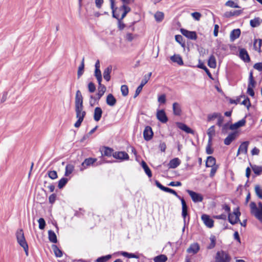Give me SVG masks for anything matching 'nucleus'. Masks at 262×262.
Instances as JSON below:
<instances>
[{
  "instance_id": "1",
  "label": "nucleus",
  "mask_w": 262,
  "mask_h": 262,
  "mask_svg": "<svg viewBox=\"0 0 262 262\" xmlns=\"http://www.w3.org/2000/svg\"><path fill=\"white\" fill-rule=\"evenodd\" d=\"M75 110L77 121L75 122L74 126L78 128L81 125L86 115V112L83 110V97L79 90H77L76 93Z\"/></svg>"
},
{
  "instance_id": "2",
  "label": "nucleus",
  "mask_w": 262,
  "mask_h": 262,
  "mask_svg": "<svg viewBox=\"0 0 262 262\" xmlns=\"http://www.w3.org/2000/svg\"><path fill=\"white\" fill-rule=\"evenodd\" d=\"M250 207L251 214L262 223V203L259 202L257 207L254 202H251Z\"/></svg>"
},
{
  "instance_id": "3",
  "label": "nucleus",
  "mask_w": 262,
  "mask_h": 262,
  "mask_svg": "<svg viewBox=\"0 0 262 262\" xmlns=\"http://www.w3.org/2000/svg\"><path fill=\"white\" fill-rule=\"evenodd\" d=\"M16 236L18 243L23 248L26 255L28 256L29 252L28 245L25 238L23 230L22 229L17 230Z\"/></svg>"
},
{
  "instance_id": "4",
  "label": "nucleus",
  "mask_w": 262,
  "mask_h": 262,
  "mask_svg": "<svg viewBox=\"0 0 262 262\" xmlns=\"http://www.w3.org/2000/svg\"><path fill=\"white\" fill-rule=\"evenodd\" d=\"M241 215V212L239 210L238 208L235 209L232 213H229L228 214V221L232 225H234L240 222L239 216Z\"/></svg>"
},
{
  "instance_id": "5",
  "label": "nucleus",
  "mask_w": 262,
  "mask_h": 262,
  "mask_svg": "<svg viewBox=\"0 0 262 262\" xmlns=\"http://www.w3.org/2000/svg\"><path fill=\"white\" fill-rule=\"evenodd\" d=\"M231 257L224 251H218L215 256V262H230Z\"/></svg>"
},
{
  "instance_id": "6",
  "label": "nucleus",
  "mask_w": 262,
  "mask_h": 262,
  "mask_svg": "<svg viewBox=\"0 0 262 262\" xmlns=\"http://www.w3.org/2000/svg\"><path fill=\"white\" fill-rule=\"evenodd\" d=\"M151 74H152L151 72H150L147 75H145L144 76V78L142 79V80L141 81V82L140 85L137 88V89L136 90L135 94V95L134 97V98L137 97L139 95V94L140 93V92H141V91L142 90L143 87L147 83V82L149 80Z\"/></svg>"
},
{
  "instance_id": "7",
  "label": "nucleus",
  "mask_w": 262,
  "mask_h": 262,
  "mask_svg": "<svg viewBox=\"0 0 262 262\" xmlns=\"http://www.w3.org/2000/svg\"><path fill=\"white\" fill-rule=\"evenodd\" d=\"M156 185L161 190H162L165 192H169V193H170L174 195L181 201V199H184L183 198H182L180 195H179L175 190H174L173 189H172L171 188H168V187L163 186L159 181H156Z\"/></svg>"
},
{
  "instance_id": "8",
  "label": "nucleus",
  "mask_w": 262,
  "mask_h": 262,
  "mask_svg": "<svg viewBox=\"0 0 262 262\" xmlns=\"http://www.w3.org/2000/svg\"><path fill=\"white\" fill-rule=\"evenodd\" d=\"M186 192L190 196L192 201L194 203L201 202L203 200V196L199 193L190 190H187Z\"/></svg>"
},
{
  "instance_id": "9",
  "label": "nucleus",
  "mask_w": 262,
  "mask_h": 262,
  "mask_svg": "<svg viewBox=\"0 0 262 262\" xmlns=\"http://www.w3.org/2000/svg\"><path fill=\"white\" fill-rule=\"evenodd\" d=\"M97 161V159L89 158L85 159L84 161L81 164V167H80V170L83 171L86 169L88 167L93 165Z\"/></svg>"
},
{
  "instance_id": "10",
  "label": "nucleus",
  "mask_w": 262,
  "mask_h": 262,
  "mask_svg": "<svg viewBox=\"0 0 262 262\" xmlns=\"http://www.w3.org/2000/svg\"><path fill=\"white\" fill-rule=\"evenodd\" d=\"M157 118L161 122L165 123L168 121V118L163 110H158L156 114Z\"/></svg>"
},
{
  "instance_id": "11",
  "label": "nucleus",
  "mask_w": 262,
  "mask_h": 262,
  "mask_svg": "<svg viewBox=\"0 0 262 262\" xmlns=\"http://www.w3.org/2000/svg\"><path fill=\"white\" fill-rule=\"evenodd\" d=\"M153 132L151 127L149 126H147L145 127L144 130L143 131V137L145 140L149 141L153 137Z\"/></svg>"
},
{
  "instance_id": "12",
  "label": "nucleus",
  "mask_w": 262,
  "mask_h": 262,
  "mask_svg": "<svg viewBox=\"0 0 262 262\" xmlns=\"http://www.w3.org/2000/svg\"><path fill=\"white\" fill-rule=\"evenodd\" d=\"M181 32L184 36L189 39L195 40L197 38L196 34L194 31H189L184 29H182Z\"/></svg>"
},
{
  "instance_id": "13",
  "label": "nucleus",
  "mask_w": 262,
  "mask_h": 262,
  "mask_svg": "<svg viewBox=\"0 0 262 262\" xmlns=\"http://www.w3.org/2000/svg\"><path fill=\"white\" fill-rule=\"evenodd\" d=\"M249 144V141H245L243 142L239 146L237 150L236 156H238L240 154L246 155L248 152V147Z\"/></svg>"
},
{
  "instance_id": "14",
  "label": "nucleus",
  "mask_w": 262,
  "mask_h": 262,
  "mask_svg": "<svg viewBox=\"0 0 262 262\" xmlns=\"http://www.w3.org/2000/svg\"><path fill=\"white\" fill-rule=\"evenodd\" d=\"M200 249V247L199 244L194 243L190 245L189 247L187 249V252L190 254H195L199 251Z\"/></svg>"
},
{
  "instance_id": "15",
  "label": "nucleus",
  "mask_w": 262,
  "mask_h": 262,
  "mask_svg": "<svg viewBox=\"0 0 262 262\" xmlns=\"http://www.w3.org/2000/svg\"><path fill=\"white\" fill-rule=\"evenodd\" d=\"M113 156L114 158L121 160H128L129 159L128 154L124 151L115 152L113 154Z\"/></svg>"
},
{
  "instance_id": "16",
  "label": "nucleus",
  "mask_w": 262,
  "mask_h": 262,
  "mask_svg": "<svg viewBox=\"0 0 262 262\" xmlns=\"http://www.w3.org/2000/svg\"><path fill=\"white\" fill-rule=\"evenodd\" d=\"M201 219L203 221L205 225L208 228H212L213 227V221L210 218L209 216L207 214H203Z\"/></svg>"
},
{
  "instance_id": "17",
  "label": "nucleus",
  "mask_w": 262,
  "mask_h": 262,
  "mask_svg": "<svg viewBox=\"0 0 262 262\" xmlns=\"http://www.w3.org/2000/svg\"><path fill=\"white\" fill-rule=\"evenodd\" d=\"M119 11H123L121 16L120 17V16L118 14L115 13V14H117L119 16L118 20L123 19L126 15V14L130 11V8L127 6L125 5H123L121 7H120L119 9Z\"/></svg>"
},
{
  "instance_id": "18",
  "label": "nucleus",
  "mask_w": 262,
  "mask_h": 262,
  "mask_svg": "<svg viewBox=\"0 0 262 262\" xmlns=\"http://www.w3.org/2000/svg\"><path fill=\"white\" fill-rule=\"evenodd\" d=\"M237 136V133L234 132L230 134L224 140V144L226 145H229L231 143L234 141Z\"/></svg>"
},
{
  "instance_id": "19",
  "label": "nucleus",
  "mask_w": 262,
  "mask_h": 262,
  "mask_svg": "<svg viewBox=\"0 0 262 262\" xmlns=\"http://www.w3.org/2000/svg\"><path fill=\"white\" fill-rule=\"evenodd\" d=\"M239 56L240 58L245 62H249L250 60V57L248 54L247 50L245 49H241L239 50Z\"/></svg>"
},
{
  "instance_id": "20",
  "label": "nucleus",
  "mask_w": 262,
  "mask_h": 262,
  "mask_svg": "<svg viewBox=\"0 0 262 262\" xmlns=\"http://www.w3.org/2000/svg\"><path fill=\"white\" fill-rule=\"evenodd\" d=\"M98 84V93L96 94L97 100H99L106 91V87L104 85L102 84L101 82H100V84Z\"/></svg>"
},
{
  "instance_id": "21",
  "label": "nucleus",
  "mask_w": 262,
  "mask_h": 262,
  "mask_svg": "<svg viewBox=\"0 0 262 262\" xmlns=\"http://www.w3.org/2000/svg\"><path fill=\"white\" fill-rule=\"evenodd\" d=\"M102 109L99 107H97L94 110V119L95 121H99L102 116Z\"/></svg>"
},
{
  "instance_id": "22",
  "label": "nucleus",
  "mask_w": 262,
  "mask_h": 262,
  "mask_svg": "<svg viewBox=\"0 0 262 262\" xmlns=\"http://www.w3.org/2000/svg\"><path fill=\"white\" fill-rule=\"evenodd\" d=\"M246 124V120L245 119H243L238 122L231 124L230 126V129L231 130H234L240 127L243 126Z\"/></svg>"
},
{
  "instance_id": "23",
  "label": "nucleus",
  "mask_w": 262,
  "mask_h": 262,
  "mask_svg": "<svg viewBox=\"0 0 262 262\" xmlns=\"http://www.w3.org/2000/svg\"><path fill=\"white\" fill-rule=\"evenodd\" d=\"M106 102L109 106H114L116 104L117 100L112 94H109L106 97Z\"/></svg>"
},
{
  "instance_id": "24",
  "label": "nucleus",
  "mask_w": 262,
  "mask_h": 262,
  "mask_svg": "<svg viewBox=\"0 0 262 262\" xmlns=\"http://www.w3.org/2000/svg\"><path fill=\"white\" fill-rule=\"evenodd\" d=\"M172 110L173 114L176 116H180L182 113V110L180 105L177 103L174 102L172 104Z\"/></svg>"
},
{
  "instance_id": "25",
  "label": "nucleus",
  "mask_w": 262,
  "mask_h": 262,
  "mask_svg": "<svg viewBox=\"0 0 262 262\" xmlns=\"http://www.w3.org/2000/svg\"><path fill=\"white\" fill-rule=\"evenodd\" d=\"M181 203L182 205V215L184 219V222L185 223L186 216H187V206L184 199H181Z\"/></svg>"
},
{
  "instance_id": "26",
  "label": "nucleus",
  "mask_w": 262,
  "mask_h": 262,
  "mask_svg": "<svg viewBox=\"0 0 262 262\" xmlns=\"http://www.w3.org/2000/svg\"><path fill=\"white\" fill-rule=\"evenodd\" d=\"M112 70V67L111 66H110L107 67L103 71V78L105 80H106L107 81H108L110 80L111 79V76L110 74Z\"/></svg>"
},
{
  "instance_id": "27",
  "label": "nucleus",
  "mask_w": 262,
  "mask_h": 262,
  "mask_svg": "<svg viewBox=\"0 0 262 262\" xmlns=\"http://www.w3.org/2000/svg\"><path fill=\"white\" fill-rule=\"evenodd\" d=\"M181 163L180 160L177 158H174L171 160L168 163V167L169 168H176Z\"/></svg>"
},
{
  "instance_id": "28",
  "label": "nucleus",
  "mask_w": 262,
  "mask_h": 262,
  "mask_svg": "<svg viewBox=\"0 0 262 262\" xmlns=\"http://www.w3.org/2000/svg\"><path fill=\"white\" fill-rule=\"evenodd\" d=\"M241 34V30L239 29H234L232 30L230 35V40L234 41L236 39L239 37Z\"/></svg>"
},
{
  "instance_id": "29",
  "label": "nucleus",
  "mask_w": 262,
  "mask_h": 262,
  "mask_svg": "<svg viewBox=\"0 0 262 262\" xmlns=\"http://www.w3.org/2000/svg\"><path fill=\"white\" fill-rule=\"evenodd\" d=\"M171 60L173 62L177 63L179 65H183V61L182 57L179 55H174L170 57Z\"/></svg>"
},
{
  "instance_id": "30",
  "label": "nucleus",
  "mask_w": 262,
  "mask_h": 262,
  "mask_svg": "<svg viewBox=\"0 0 262 262\" xmlns=\"http://www.w3.org/2000/svg\"><path fill=\"white\" fill-rule=\"evenodd\" d=\"M178 127L187 133H193V130L183 123L178 122L177 123Z\"/></svg>"
},
{
  "instance_id": "31",
  "label": "nucleus",
  "mask_w": 262,
  "mask_h": 262,
  "mask_svg": "<svg viewBox=\"0 0 262 262\" xmlns=\"http://www.w3.org/2000/svg\"><path fill=\"white\" fill-rule=\"evenodd\" d=\"M215 159L212 156H209L207 159L206 166L208 167H213L215 164Z\"/></svg>"
},
{
  "instance_id": "32",
  "label": "nucleus",
  "mask_w": 262,
  "mask_h": 262,
  "mask_svg": "<svg viewBox=\"0 0 262 262\" xmlns=\"http://www.w3.org/2000/svg\"><path fill=\"white\" fill-rule=\"evenodd\" d=\"M74 166L71 164H68L67 165L66 167V171L64 173V176L66 177L69 176L74 171Z\"/></svg>"
},
{
  "instance_id": "33",
  "label": "nucleus",
  "mask_w": 262,
  "mask_h": 262,
  "mask_svg": "<svg viewBox=\"0 0 262 262\" xmlns=\"http://www.w3.org/2000/svg\"><path fill=\"white\" fill-rule=\"evenodd\" d=\"M208 65L211 68H215L216 66V59L213 55L210 56L208 61Z\"/></svg>"
},
{
  "instance_id": "34",
  "label": "nucleus",
  "mask_w": 262,
  "mask_h": 262,
  "mask_svg": "<svg viewBox=\"0 0 262 262\" xmlns=\"http://www.w3.org/2000/svg\"><path fill=\"white\" fill-rule=\"evenodd\" d=\"M49 239L50 242L53 243L57 242V237L55 232L52 230L48 231Z\"/></svg>"
},
{
  "instance_id": "35",
  "label": "nucleus",
  "mask_w": 262,
  "mask_h": 262,
  "mask_svg": "<svg viewBox=\"0 0 262 262\" xmlns=\"http://www.w3.org/2000/svg\"><path fill=\"white\" fill-rule=\"evenodd\" d=\"M142 166L145 172L146 173V174L148 176V177L150 178L152 177V173L151 172V170H150L149 168L144 161L142 162Z\"/></svg>"
},
{
  "instance_id": "36",
  "label": "nucleus",
  "mask_w": 262,
  "mask_h": 262,
  "mask_svg": "<svg viewBox=\"0 0 262 262\" xmlns=\"http://www.w3.org/2000/svg\"><path fill=\"white\" fill-rule=\"evenodd\" d=\"M251 167L253 172L257 175H260L262 173V167L256 165H251Z\"/></svg>"
},
{
  "instance_id": "37",
  "label": "nucleus",
  "mask_w": 262,
  "mask_h": 262,
  "mask_svg": "<svg viewBox=\"0 0 262 262\" xmlns=\"http://www.w3.org/2000/svg\"><path fill=\"white\" fill-rule=\"evenodd\" d=\"M255 84H256V82L254 80V78H253V77L252 75V73L251 72L250 74V76H249L248 88H250L251 89H253L254 88H255Z\"/></svg>"
},
{
  "instance_id": "38",
  "label": "nucleus",
  "mask_w": 262,
  "mask_h": 262,
  "mask_svg": "<svg viewBox=\"0 0 262 262\" xmlns=\"http://www.w3.org/2000/svg\"><path fill=\"white\" fill-rule=\"evenodd\" d=\"M215 130H214V126H212L207 130V135L209 136V142H211L212 138L213 135H214Z\"/></svg>"
},
{
  "instance_id": "39",
  "label": "nucleus",
  "mask_w": 262,
  "mask_h": 262,
  "mask_svg": "<svg viewBox=\"0 0 262 262\" xmlns=\"http://www.w3.org/2000/svg\"><path fill=\"white\" fill-rule=\"evenodd\" d=\"M167 259V258L166 255L163 254H161L157 256H156L154 260L155 262H165Z\"/></svg>"
},
{
  "instance_id": "40",
  "label": "nucleus",
  "mask_w": 262,
  "mask_h": 262,
  "mask_svg": "<svg viewBox=\"0 0 262 262\" xmlns=\"http://www.w3.org/2000/svg\"><path fill=\"white\" fill-rule=\"evenodd\" d=\"M262 45V40L261 39H255L254 42V48L255 50L258 51L259 52L260 51V48Z\"/></svg>"
},
{
  "instance_id": "41",
  "label": "nucleus",
  "mask_w": 262,
  "mask_h": 262,
  "mask_svg": "<svg viewBox=\"0 0 262 262\" xmlns=\"http://www.w3.org/2000/svg\"><path fill=\"white\" fill-rule=\"evenodd\" d=\"M84 58L82 59L81 63L80 66L78 68V72H77V76L78 78H80L81 75L83 74L84 72Z\"/></svg>"
},
{
  "instance_id": "42",
  "label": "nucleus",
  "mask_w": 262,
  "mask_h": 262,
  "mask_svg": "<svg viewBox=\"0 0 262 262\" xmlns=\"http://www.w3.org/2000/svg\"><path fill=\"white\" fill-rule=\"evenodd\" d=\"M102 152L103 156H105L107 157H110L112 155L113 156V154L114 153L113 152V150L112 148L106 147L104 148V149Z\"/></svg>"
},
{
  "instance_id": "43",
  "label": "nucleus",
  "mask_w": 262,
  "mask_h": 262,
  "mask_svg": "<svg viewBox=\"0 0 262 262\" xmlns=\"http://www.w3.org/2000/svg\"><path fill=\"white\" fill-rule=\"evenodd\" d=\"M94 75L96 77L98 84H100L102 81V75L100 69H95Z\"/></svg>"
},
{
  "instance_id": "44",
  "label": "nucleus",
  "mask_w": 262,
  "mask_h": 262,
  "mask_svg": "<svg viewBox=\"0 0 262 262\" xmlns=\"http://www.w3.org/2000/svg\"><path fill=\"white\" fill-rule=\"evenodd\" d=\"M241 10H233L229 12H226L225 15L227 17H231L232 16H238L241 13Z\"/></svg>"
},
{
  "instance_id": "45",
  "label": "nucleus",
  "mask_w": 262,
  "mask_h": 262,
  "mask_svg": "<svg viewBox=\"0 0 262 262\" xmlns=\"http://www.w3.org/2000/svg\"><path fill=\"white\" fill-rule=\"evenodd\" d=\"M68 179L66 178H61L59 181L58 184V187L59 188H62L68 183Z\"/></svg>"
},
{
  "instance_id": "46",
  "label": "nucleus",
  "mask_w": 262,
  "mask_h": 262,
  "mask_svg": "<svg viewBox=\"0 0 262 262\" xmlns=\"http://www.w3.org/2000/svg\"><path fill=\"white\" fill-rule=\"evenodd\" d=\"M52 249L54 251L55 255L57 257H61V256L62 255V251L57 247V246L53 245Z\"/></svg>"
},
{
  "instance_id": "47",
  "label": "nucleus",
  "mask_w": 262,
  "mask_h": 262,
  "mask_svg": "<svg viewBox=\"0 0 262 262\" xmlns=\"http://www.w3.org/2000/svg\"><path fill=\"white\" fill-rule=\"evenodd\" d=\"M255 192L257 196L262 199V189L259 185H257L255 186Z\"/></svg>"
},
{
  "instance_id": "48",
  "label": "nucleus",
  "mask_w": 262,
  "mask_h": 262,
  "mask_svg": "<svg viewBox=\"0 0 262 262\" xmlns=\"http://www.w3.org/2000/svg\"><path fill=\"white\" fill-rule=\"evenodd\" d=\"M120 253H121V255H122V256H123L124 257H126L129 258H138V256L134 253H128L126 252H121Z\"/></svg>"
},
{
  "instance_id": "49",
  "label": "nucleus",
  "mask_w": 262,
  "mask_h": 262,
  "mask_svg": "<svg viewBox=\"0 0 262 262\" xmlns=\"http://www.w3.org/2000/svg\"><path fill=\"white\" fill-rule=\"evenodd\" d=\"M250 25L252 27H256L259 26L260 25V21L259 18H255L253 19H251L250 22Z\"/></svg>"
},
{
  "instance_id": "50",
  "label": "nucleus",
  "mask_w": 262,
  "mask_h": 262,
  "mask_svg": "<svg viewBox=\"0 0 262 262\" xmlns=\"http://www.w3.org/2000/svg\"><path fill=\"white\" fill-rule=\"evenodd\" d=\"M111 2V8L112 10L113 16L117 19H118L119 16L117 14H115V11L117 9V8H115V1L114 0H110Z\"/></svg>"
},
{
  "instance_id": "51",
  "label": "nucleus",
  "mask_w": 262,
  "mask_h": 262,
  "mask_svg": "<svg viewBox=\"0 0 262 262\" xmlns=\"http://www.w3.org/2000/svg\"><path fill=\"white\" fill-rule=\"evenodd\" d=\"M121 91L123 96H126L128 94V88L126 85H122L121 87Z\"/></svg>"
},
{
  "instance_id": "52",
  "label": "nucleus",
  "mask_w": 262,
  "mask_h": 262,
  "mask_svg": "<svg viewBox=\"0 0 262 262\" xmlns=\"http://www.w3.org/2000/svg\"><path fill=\"white\" fill-rule=\"evenodd\" d=\"M164 17V14L161 12H157L155 14V18L158 21H161L162 20Z\"/></svg>"
},
{
  "instance_id": "53",
  "label": "nucleus",
  "mask_w": 262,
  "mask_h": 262,
  "mask_svg": "<svg viewBox=\"0 0 262 262\" xmlns=\"http://www.w3.org/2000/svg\"><path fill=\"white\" fill-rule=\"evenodd\" d=\"M198 67L199 68L204 70V71H205L206 72L208 76L210 78H212V75H211L210 72H209V70L206 68V67L204 65V64L203 63H201L200 64H199Z\"/></svg>"
},
{
  "instance_id": "54",
  "label": "nucleus",
  "mask_w": 262,
  "mask_h": 262,
  "mask_svg": "<svg viewBox=\"0 0 262 262\" xmlns=\"http://www.w3.org/2000/svg\"><path fill=\"white\" fill-rule=\"evenodd\" d=\"M88 87V90L89 92L91 93H94L96 90V86L95 84L92 82H90L89 83Z\"/></svg>"
},
{
  "instance_id": "55",
  "label": "nucleus",
  "mask_w": 262,
  "mask_h": 262,
  "mask_svg": "<svg viewBox=\"0 0 262 262\" xmlns=\"http://www.w3.org/2000/svg\"><path fill=\"white\" fill-rule=\"evenodd\" d=\"M111 258V255H107L104 256H102V257H99L97 259V262H106L108 259H110Z\"/></svg>"
},
{
  "instance_id": "56",
  "label": "nucleus",
  "mask_w": 262,
  "mask_h": 262,
  "mask_svg": "<svg viewBox=\"0 0 262 262\" xmlns=\"http://www.w3.org/2000/svg\"><path fill=\"white\" fill-rule=\"evenodd\" d=\"M221 114L219 113H214L212 114L209 115L208 116V120L211 121L215 118H218Z\"/></svg>"
},
{
  "instance_id": "57",
  "label": "nucleus",
  "mask_w": 262,
  "mask_h": 262,
  "mask_svg": "<svg viewBox=\"0 0 262 262\" xmlns=\"http://www.w3.org/2000/svg\"><path fill=\"white\" fill-rule=\"evenodd\" d=\"M38 222L39 223V228L41 230L43 229L46 226V222L45 220L43 218H40L38 220Z\"/></svg>"
},
{
  "instance_id": "58",
  "label": "nucleus",
  "mask_w": 262,
  "mask_h": 262,
  "mask_svg": "<svg viewBox=\"0 0 262 262\" xmlns=\"http://www.w3.org/2000/svg\"><path fill=\"white\" fill-rule=\"evenodd\" d=\"M48 176L51 179H55L57 178V174L56 171H50L48 172Z\"/></svg>"
},
{
  "instance_id": "59",
  "label": "nucleus",
  "mask_w": 262,
  "mask_h": 262,
  "mask_svg": "<svg viewBox=\"0 0 262 262\" xmlns=\"http://www.w3.org/2000/svg\"><path fill=\"white\" fill-rule=\"evenodd\" d=\"M226 6H229L232 8H238L239 6L236 4L234 2L232 1H227L226 4Z\"/></svg>"
},
{
  "instance_id": "60",
  "label": "nucleus",
  "mask_w": 262,
  "mask_h": 262,
  "mask_svg": "<svg viewBox=\"0 0 262 262\" xmlns=\"http://www.w3.org/2000/svg\"><path fill=\"white\" fill-rule=\"evenodd\" d=\"M176 40L181 44L182 46H184V43L182 42L183 37L181 35H177L175 36Z\"/></svg>"
},
{
  "instance_id": "61",
  "label": "nucleus",
  "mask_w": 262,
  "mask_h": 262,
  "mask_svg": "<svg viewBox=\"0 0 262 262\" xmlns=\"http://www.w3.org/2000/svg\"><path fill=\"white\" fill-rule=\"evenodd\" d=\"M99 100H97V97H94L93 95L90 96V104L91 106H93L95 104V101H98Z\"/></svg>"
},
{
  "instance_id": "62",
  "label": "nucleus",
  "mask_w": 262,
  "mask_h": 262,
  "mask_svg": "<svg viewBox=\"0 0 262 262\" xmlns=\"http://www.w3.org/2000/svg\"><path fill=\"white\" fill-rule=\"evenodd\" d=\"M191 16L193 17V18H194L195 20H199L200 18H201V14L199 13V12H193V13H191Z\"/></svg>"
},
{
  "instance_id": "63",
  "label": "nucleus",
  "mask_w": 262,
  "mask_h": 262,
  "mask_svg": "<svg viewBox=\"0 0 262 262\" xmlns=\"http://www.w3.org/2000/svg\"><path fill=\"white\" fill-rule=\"evenodd\" d=\"M56 195L55 194L53 193L51 195H50L49 198V203L52 204H53L56 200Z\"/></svg>"
},
{
  "instance_id": "64",
  "label": "nucleus",
  "mask_w": 262,
  "mask_h": 262,
  "mask_svg": "<svg viewBox=\"0 0 262 262\" xmlns=\"http://www.w3.org/2000/svg\"><path fill=\"white\" fill-rule=\"evenodd\" d=\"M254 68L259 71H262V62L255 63L254 65Z\"/></svg>"
}]
</instances>
